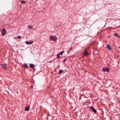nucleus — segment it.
Listing matches in <instances>:
<instances>
[{
	"label": "nucleus",
	"mask_w": 120,
	"mask_h": 120,
	"mask_svg": "<svg viewBox=\"0 0 120 120\" xmlns=\"http://www.w3.org/2000/svg\"><path fill=\"white\" fill-rule=\"evenodd\" d=\"M57 56L58 58L59 59L60 58V54L59 53L58 54H57Z\"/></svg>",
	"instance_id": "12"
},
{
	"label": "nucleus",
	"mask_w": 120,
	"mask_h": 120,
	"mask_svg": "<svg viewBox=\"0 0 120 120\" xmlns=\"http://www.w3.org/2000/svg\"><path fill=\"white\" fill-rule=\"evenodd\" d=\"M84 55L85 56L88 55L89 54L87 52L86 50H85V52L83 53Z\"/></svg>",
	"instance_id": "6"
},
{
	"label": "nucleus",
	"mask_w": 120,
	"mask_h": 120,
	"mask_svg": "<svg viewBox=\"0 0 120 120\" xmlns=\"http://www.w3.org/2000/svg\"><path fill=\"white\" fill-rule=\"evenodd\" d=\"M119 48H120V46H119Z\"/></svg>",
	"instance_id": "20"
},
{
	"label": "nucleus",
	"mask_w": 120,
	"mask_h": 120,
	"mask_svg": "<svg viewBox=\"0 0 120 120\" xmlns=\"http://www.w3.org/2000/svg\"><path fill=\"white\" fill-rule=\"evenodd\" d=\"M25 2H26L25 1H22L21 2V3L22 4L25 3Z\"/></svg>",
	"instance_id": "16"
},
{
	"label": "nucleus",
	"mask_w": 120,
	"mask_h": 120,
	"mask_svg": "<svg viewBox=\"0 0 120 120\" xmlns=\"http://www.w3.org/2000/svg\"><path fill=\"white\" fill-rule=\"evenodd\" d=\"M33 42V41L31 42H28V41H26L25 42L27 44L29 45L30 44H32Z\"/></svg>",
	"instance_id": "7"
},
{
	"label": "nucleus",
	"mask_w": 120,
	"mask_h": 120,
	"mask_svg": "<svg viewBox=\"0 0 120 120\" xmlns=\"http://www.w3.org/2000/svg\"><path fill=\"white\" fill-rule=\"evenodd\" d=\"M102 70L104 72L107 71L108 72L109 71V69L108 68H103Z\"/></svg>",
	"instance_id": "5"
},
{
	"label": "nucleus",
	"mask_w": 120,
	"mask_h": 120,
	"mask_svg": "<svg viewBox=\"0 0 120 120\" xmlns=\"http://www.w3.org/2000/svg\"><path fill=\"white\" fill-rule=\"evenodd\" d=\"M28 27L30 29L33 28V27H32L31 26H28Z\"/></svg>",
	"instance_id": "14"
},
{
	"label": "nucleus",
	"mask_w": 120,
	"mask_h": 120,
	"mask_svg": "<svg viewBox=\"0 0 120 120\" xmlns=\"http://www.w3.org/2000/svg\"><path fill=\"white\" fill-rule=\"evenodd\" d=\"M64 51H62V52H61L60 53V54L61 55H62L63 53H64Z\"/></svg>",
	"instance_id": "15"
},
{
	"label": "nucleus",
	"mask_w": 120,
	"mask_h": 120,
	"mask_svg": "<svg viewBox=\"0 0 120 120\" xmlns=\"http://www.w3.org/2000/svg\"><path fill=\"white\" fill-rule=\"evenodd\" d=\"M90 108L92 110V111L95 113H96L97 112V111L94 108H93V107H90Z\"/></svg>",
	"instance_id": "4"
},
{
	"label": "nucleus",
	"mask_w": 120,
	"mask_h": 120,
	"mask_svg": "<svg viewBox=\"0 0 120 120\" xmlns=\"http://www.w3.org/2000/svg\"><path fill=\"white\" fill-rule=\"evenodd\" d=\"M114 35L115 36H116L118 37H119V36L117 34H115Z\"/></svg>",
	"instance_id": "19"
},
{
	"label": "nucleus",
	"mask_w": 120,
	"mask_h": 120,
	"mask_svg": "<svg viewBox=\"0 0 120 120\" xmlns=\"http://www.w3.org/2000/svg\"><path fill=\"white\" fill-rule=\"evenodd\" d=\"M107 48L109 50H111L112 49L110 46L109 45H107Z\"/></svg>",
	"instance_id": "8"
},
{
	"label": "nucleus",
	"mask_w": 120,
	"mask_h": 120,
	"mask_svg": "<svg viewBox=\"0 0 120 120\" xmlns=\"http://www.w3.org/2000/svg\"><path fill=\"white\" fill-rule=\"evenodd\" d=\"M50 38L51 40L54 41H56L57 40L56 37L55 36H51L50 37Z\"/></svg>",
	"instance_id": "1"
},
{
	"label": "nucleus",
	"mask_w": 120,
	"mask_h": 120,
	"mask_svg": "<svg viewBox=\"0 0 120 120\" xmlns=\"http://www.w3.org/2000/svg\"><path fill=\"white\" fill-rule=\"evenodd\" d=\"M6 30L4 29H3L2 30V35L3 36H4L6 34Z\"/></svg>",
	"instance_id": "2"
},
{
	"label": "nucleus",
	"mask_w": 120,
	"mask_h": 120,
	"mask_svg": "<svg viewBox=\"0 0 120 120\" xmlns=\"http://www.w3.org/2000/svg\"><path fill=\"white\" fill-rule=\"evenodd\" d=\"M34 64H30V67L31 68H32L34 67Z\"/></svg>",
	"instance_id": "9"
},
{
	"label": "nucleus",
	"mask_w": 120,
	"mask_h": 120,
	"mask_svg": "<svg viewBox=\"0 0 120 120\" xmlns=\"http://www.w3.org/2000/svg\"><path fill=\"white\" fill-rule=\"evenodd\" d=\"M1 67L2 68L5 70H7V68L6 66V65L5 64H2L1 65Z\"/></svg>",
	"instance_id": "3"
},
{
	"label": "nucleus",
	"mask_w": 120,
	"mask_h": 120,
	"mask_svg": "<svg viewBox=\"0 0 120 120\" xmlns=\"http://www.w3.org/2000/svg\"><path fill=\"white\" fill-rule=\"evenodd\" d=\"M67 59H66V58H65V59H64V60L63 61V62H65L66 61V60H67Z\"/></svg>",
	"instance_id": "17"
},
{
	"label": "nucleus",
	"mask_w": 120,
	"mask_h": 120,
	"mask_svg": "<svg viewBox=\"0 0 120 120\" xmlns=\"http://www.w3.org/2000/svg\"><path fill=\"white\" fill-rule=\"evenodd\" d=\"M18 38L19 39H21V37L20 36H18Z\"/></svg>",
	"instance_id": "18"
},
{
	"label": "nucleus",
	"mask_w": 120,
	"mask_h": 120,
	"mask_svg": "<svg viewBox=\"0 0 120 120\" xmlns=\"http://www.w3.org/2000/svg\"><path fill=\"white\" fill-rule=\"evenodd\" d=\"M29 110V107H26L25 108V110L26 111H28Z\"/></svg>",
	"instance_id": "10"
},
{
	"label": "nucleus",
	"mask_w": 120,
	"mask_h": 120,
	"mask_svg": "<svg viewBox=\"0 0 120 120\" xmlns=\"http://www.w3.org/2000/svg\"><path fill=\"white\" fill-rule=\"evenodd\" d=\"M23 66L25 68H27L28 67L27 65L26 64H25Z\"/></svg>",
	"instance_id": "13"
},
{
	"label": "nucleus",
	"mask_w": 120,
	"mask_h": 120,
	"mask_svg": "<svg viewBox=\"0 0 120 120\" xmlns=\"http://www.w3.org/2000/svg\"><path fill=\"white\" fill-rule=\"evenodd\" d=\"M63 71V70H61L59 71V74H60L62 73Z\"/></svg>",
	"instance_id": "11"
}]
</instances>
